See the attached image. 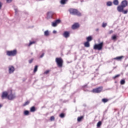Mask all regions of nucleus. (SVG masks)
Returning <instances> with one entry per match:
<instances>
[{"instance_id":"f257e3e1","label":"nucleus","mask_w":128,"mask_h":128,"mask_svg":"<svg viewBox=\"0 0 128 128\" xmlns=\"http://www.w3.org/2000/svg\"><path fill=\"white\" fill-rule=\"evenodd\" d=\"M68 12H70V14H72V16H82V14L76 9L71 8L68 10Z\"/></svg>"},{"instance_id":"f03ea898","label":"nucleus","mask_w":128,"mask_h":128,"mask_svg":"<svg viewBox=\"0 0 128 128\" xmlns=\"http://www.w3.org/2000/svg\"><path fill=\"white\" fill-rule=\"evenodd\" d=\"M56 62L58 68H62L64 60L61 58H56Z\"/></svg>"},{"instance_id":"7ed1b4c3","label":"nucleus","mask_w":128,"mask_h":128,"mask_svg":"<svg viewBox=\"0 0 128 128\" xmlns=\"http://www.w3.org/2000/svg\"><path fill=\"white\" fill-rule=\"evenodd\" d=\"M6 55L8 56H16V54H18V52L16 50H13L11 51H6Z\"/></svg>"},{"instance_id":"20e7f679","label":"nucleus","mask_w":128,"mask_h":128,"mask_svg":"<svg viewBox=\"0 0 128 128\" xmlns=\"http://www.w3.org/2000/svg\"><path fill=\"white\" fill-rule=\"evenodd\" d=\"M104 46V42H102L99 44H96L94 45V50H102V46Z\"/></svg>"},{"instance_id":"39448f33","label":"nucleus","mask_w":128,"mask_h":128,"mask_svg":"<svg viewBox=\"0 0 128 128\" xmlns=\"http://www.w3.org/2000/svg\"><path fill=\"white\" fill-rule=\"evenodd\" d=\"M60 19L56 20L54 21V22H52V26H54V28H56V26H58V24H60Z\"/></svg>"},{"instance_id":"423d86ee","label":"nucleus","mask_w":128,"mask_h":128,"mask_svg":"<svg viewBox=\"0 0 128 128\" xmlns=\"http://www.w3.org/2000/svg\"><path fill=\"white\" fill-rule=\"evenodd\" d=\"M102 90V87H98V88L93 89L92 92L98 94L99 92H100Z\"/></svg>"},{"instance_id":"0eeeda50","label":"nucleus","mask_w":128,"mask_h":128,"mask_svg":"<svg viewBox=\"0 0 128 128\" xmlns=\"http://www.w3.org/2000/svg\"><path fill=\"white\" fill-rule=\"evenodd\" d=\"M15 70L14 67V66H8V73L10 74H14Z\"/></svg>"},{"instance_id":"6e6552de","label":"nucleus","mask_w":128,"mask_h":128,"mask_svg":"<svg viewBox=\"0 0 128 128\" xmlns=\"http://www.w3.org/2000/svg\"><path fill=\"white\" fill-rule=\"evenodd\" d=\"M8 98L10 100H14V98H16V95L12 93L10 94H8Z\"/></svg>"},{"instance_id":"1a4fd4ad","label":"nucleus","mask_w":128,"mask_h":128,"mask_svg":"<svg viewBox=\"0 0 128 128\" xmlns=\"http://www.w3.org/2000/svg\"><path fill=\"white\" fill-rule=\"evenodd\" d=\"M128 2L126 1V0H124L122 1L121 2V6L124 8L128 6Z\"/></svg>"},{"instance_id":"9d476101","label":"nucleus","mask_w":128,"mask_h":128,"mask_svg":"<svg viewBox=\"0 0 128 128\" xmlns=\"http://www.w3.org/2000/svg\"><path fill=\"white\" fill-rule=\"evenodd\" d=\"M124 7H123V6L120 5L118 6L117 10L119 12H122L124 10Z\"/></svg>"},{"instance_id":"9b49d317","label":"nucleus","mask_w":128,"mask_h":128,"mask_svg":"<svg viewBox=\"0 0 128 128\" xmlns=\"http://www.w3.org/2000/svg\"><path fill=\"white\" fill-rule=\"evenodd\" d=\"M8 94L6 92H3L2 95V98L4 100V98H8Z\"/></svg>"},{"instance_id":"f8f14e48","label":"nucleus","mask_w":128,"mask_h":128,"mask_svg":"<svg viewBox=\"0 0 128 128\" xmlns=\"http://www.w3.org/2000/svg\"><path fill=\"white\" fill-rule=\"evenodd\" d=\"M54 14V13L52 12H48L47 14V18H52V15Z\"/></svg>"},{"instance_id":"ddd939ff","label":"nucleus","mask_w":128,"mask_h":128,"mask_svg":"<svg viewBox=\"0 0 128 128\" xmlns=\"http://www.w3.org/2000/svg\"><path fill=\"white\" fill-rule=\"evenodd\" d=\"M63 36H64V38H68L70 36V32H64L63 34Z\"/></svg>"},{"instance_id":"4468645a","label":"nucleus","mask_w":128,"mask_h":128,"mask_svg":"<svg viewBox=\"0 0 128 128\" xmlns=\"http://www.w3.org/2000/svg\"><path fill=\"white\" fill-rule=\"evenodd\" d=\"M80 26V25L78 23H76L72 26V30H76V28H78Z\"/></svg>"},{"instance_id":"2eb2a0df","label":"nucleus","mask_w":128,"mask_h":128,"mask_svg":"<svg viewBox=\"0 0 128 128\" xmlns=\"http://www.w3.org/2000/svg\"><path fill=\"white\" fill-rule=\"evenodd\" d=\"M87 42H89L92 40V36H89L86 38Z\"/></svg>"},{"instance_id":"dca6fc26","label":"nucleus","mask_w":128,"mask_h":128,"mask_svg":"<svg viewBox=\"0 0 128 128\" xmlns=\"http://www.w3.org/2000/svg\"><path fill=\"white\" fill-rule=\"evenodd\" d=\"M44 36H50V32H48V30H46L44 32Z\"/></svg>"},{"instance_id":"f3484780","label":"nucleus","mask_w":128,"mask_h":128,"mask_svg":"<svg viewBox=\"0 0 128 128\" xmlns=\"http://www.w3.org/2000/svg\"><path fill=\"white\" fill-rule=\"evenodd\" d=\"M84 46L85 48H90V42H86L85 43H84Z\"/></svg>"},{"instance_id":"a211bd4d","label":"nucleus","mask_w":128,"mask_h":128,"mask_svg":"<svg viewBox=\"0 0 128 128\" xmlns=\"http://www.w3.org/2000/svg\"><path fill=\"white\" fill-rule=\"evenodd\" d=\"M124 56H118L114 58V60H122Z\"/></svg>"},{"instance_id":"6ab92c4d","label":"nucleus","mask_w":128,"mask_h":128,"mask_svg":"<svg viewBox=\"0 0 128 128\" xmlns=\"http://www.w3.org/2000/svg\"><path fill=\"white\" fill-rule=\"evenodd\" d=\"M114 4V6H118V0H114L113 2Z\"/></svg>"},{"instance_id":"aec40b11","label":"nucleus","mask_w":128,"mask_h":128,"mask_svg":"<svg viewBox=\"0 0 128 128\" xmlns=\"http://www.w3.org/2000/svg\"><path fill=\"white\" fill-rule=\"evenodd\" d=\"M107 6H112V2H106Z\"/></svg>"},{"instance_id":"412c9836","label":"nucleus","mask_w":128,"mask_h":128,"mask_svg":"<svg viewBox=\"0 0 128 128\" xmlns=\"http://www.w3.org/2000/svg\"><path fill=\"white\" fill-rule=\"evenodd\" d=\"M30 111L32 112H36V108L34 106H32L30 109Z\"/></svg>"},{"instance_id":"4be33fe9","label":"nucleus","mask_w":128,"mask_h":128,"mask_svg":"<svg viewBox=\"0 0 128 128\" xmlns=\"http://www.w3.org/2000/svg\"><path fill=\"white\" fill-rule=\"evenodd\" d=\"M38 66H35L34 70V72H38Z\"/></svg>"},{"instance_id":"5701e85b","label":"nucleus","mask_w":128,"mask_h":128,"mask_svg":"<svg viewBox=\"0 0 128 128\" xmlns=\"http://www.w3.org/2000/svg\"><path fill=\"white\" fill-rule=\"evenodd\" d=\"M30 114V112L28 110H25L24 112V116H28V114Z\"/></svg>"},{"instance_id":"b1692460","label":"nucleus","mask_w":128,"mask_h":128,"mask_svg":"<svg viewBox=\"0 0 128 128\" xmlns=\"http://www.w3.org/2000/svg\"><path fill=\"white\" fill-rule=\"evenodd\" d=\"M84 118V116H81L80 117H78V122H81L82 120Z\"/></svg>"},{"instance_id":"393cba45","label":"nucleus","mask_w":128,"mask_h":128,"mask_svg":"<svg viewBox=\"0 0 128 128\" xmlns=\"http://www.w3.org/2000/svg\"><path fill=\"white\" fill-rule=\"evenodd\" d=\"M102 102L105 104L106 102H108V100L106 98H103L102 99Z\"/></svg>"},{"instance_id":"a878e982","label":"nucleus","mask_w":128,"mask_h":128,"mask_svg":"<svg viewBox=\"0 0 128 128\" xmlns=\"http://www.w3.org/2000/svg\"><path fill=\"white\" fill-rule=\"evenodd\" d=\"M102 126V122L100 121L98 122L97 124V128H100Z\"/></svg>"},{"instance_id":"bb28decb","label":"nucleus","mask_w":128,"mask_h":128,"mask_svg":"<svg viewBox=\"0 0 128 128\" xmlns=\"http://www.w3.org/2000/svg\"><path fill=\"white\" fill-rule=\"evenodd\" d=\"M120 84H126V80H122L120 82Z\"/></svg>"},{"instance_id":"cd10ccee","label":"nucleus","mask_w":128,"mask_h":128,"mask_svg":"<svg viewBox=\"0 0 128 128\" xmlns=\"http://www.w3.org/2000/svg\"><path fill=\"white\" fill-rule=\"evenodd\" d=\"M30 104V101H26L24 102V104H23L24 106H28Z\"/></svg>"},{"instance_id":"c85d7f7f","label":"nucleus","mask_w":128,"mask_h":128,"mask_svg":"<svg viewBox=\"0 0 128 128\" xmlns=\"http://www.w3.org/2000/svg\"><path fill=\"white\" fill-rule=\"evenodd\" d=\"M128 10H123V11H122V12L124 14H128Z\"/></svg>"},{"instance_id":"c756f323","label":"nucleus","mask_w":128,"mask_h":128,"mask_svg":"<svg viewBox=\"0 0 128 128\" xmlns=\"http://www.w3.org/2000/svg\"><path fill=\"white\" fill-rule=\"evenodd\" d=\"M60 116L61 118H64V114L62 113L60 114Z\"/></svg>"},{"instance_id":"7c9ffc66","label":"nucleus","mask_w":128,"mask_h":128,"mask_svg":"<svg viewBox=\"0 0 128 128\" xmlns=\"http://www.w3.org/2000/svg\"><path fill=\"white\" fill-rule=\"evenodd\" d=\"M108 26V24L103 22L102 24V28H106Z\"/></svg>"},{"instance_id":"2f4dec72","label":"nucleus","mask_w":128,"mask_h":128,"mask_svg":"<svg viewBox=\"0 0 128 128\" xmlns=\"http://www.w3.org/2000/svg\"><path fill=\"white\" fill-rule=\"evenodd\" d=\"M112 40H116V35L113 36L112 37Z\"/></svg>"},{"instance_id":"473e14b6","label":"nucleus","mask_w":128,"mask_h":128,"mask_svg":"<svg viewBox=\"0 0 128 128\" xmlns=\"http://www.w3.org/2000/svg\"><path fill=\"white\" fill-rule=\"evenodd\" d=\"M66 2V0H61V4H64Z\"/></svg>"},{"instance_id":"72a5a7b5","label":"nucleus","mask_w":128,"mask_h":128,"mask_svg":"<svg viewBox=\"0 0 128 128\" xmlns=\"http://www.w3.org/2000/svg\"><path fill=\"white\" fill-rule=\"evenodd\" d=\"M120 74H118V75H116L115 76H114L113 77V78L114 79V78H118V76H120Z\"/></svg>"},{"instance_id":"f704fd0d","label":"nucleus","mask_w":128,"mask_h":128,"mask_svg":"<svg viewBox=\"0 0 128 128\" xmlns=\"http://www.w3.org/2000/svg\"><path fill=\"white\" fill-rule=\"evenodd\" d=\"M50 120L51 121L54 120V116H51Z\"/></svg>"},{"instance_id":"c9c22d12","label":"nucleus","mask_w":128,"mask_h":128,"mask_svg":"<svg viewBox=\"0 0 128 128\" xmlns=\"http://www.w3.org/2000/svg\"><path fill=\"white\" fill-rule=\"evenodd\" d=\"M34 44V42H30L28 44V46H32V44Z\"/></svg>"},{"instance_id":"e433bc0d","label":"nucleus","mask_w":128,"mask_h":128,"mask_svg":"<svg viewBox=\"0 0 128 128\" xmlns=\"http://www.w3.org/2000/svg\"><path fill=\"white\" fill-rule=\"evenodd\" d=\"M32 62H34V59L32 58V59L29 60L28 62H29V64H32Z\"/></svg>"},{"instance_id":"4c0bfd02","label":"nucleus","mask_w":128,"mask_h":128,"mask_svg":"<svg viewBox=\"0 0 128 128\" xmlns=\"http://www.w3.org/2000/svg\"><path fill=\"white\" fill-rule=\"evenodd\" d=\"M48 72H50V70H47L46 71L44 74H48Z\"/></svg>"},{"instance_id":"58836bf2","label":"nucleus","mask_w":128,"mask_h":128,"mask_svg":"<svg viewBox=\"0 0 128 128\" xmlns=\"http://www.w3.org/2000/svg\"><path fill=\"white\" fill-rule=\"evenodd\" d=\"M44 53H42V54L40 56V58H44Z\"/></svg>"},{"instance_id":"ea45409f","label":"nucleus","mask_w":128,"mask_h":128,"mask_svg":"<svg viewBox=\"0 0 128 128\" xmlns=\"http://www.w3.org/2000/svg\"><path fill=\"white\" fill-rule=\"evenodd\" d=\"M2 2H0V10L2 8Z\"/></svg>"},{"instance_id":"a19ab883","label":"nucleus","mask_w":128,"mask_h":128,"mask_svg":"<svg viewBox=\"0 0 128 128\" xmlns=\"http://www.w3.org/2000/svg\"><path fill=\"white\" fill-rule=\"evenodd\" d=\"M114 32V31H112V30H111L109 32V34H112Z\"/></svg>"},{"instance_id":"79ce46f5","label":"nucleus","mask_w":128,"mask_h":128,"mask_svg":"<svg viewBox=\"0 0 128 128\" xmlns=\"http://www.w3.org/2000/svg\"><path fill=\"white\" fill-rule=\"evenodd\" d=\"M14 10H15L16 14L18 12V9L17 8H15Z\"/></svg>"},{"instance_id":"37998d69","label":"nucleus","mask_w":128,"mask_h":128,"mask_svg":"<svg viewBox=\"0 0 128 128\" xmlns=\"http://www.w3.org/2000/svg\"><path fill=\"white\" fill-rule=\"evenodd\" d=\"M53 34H56V30H54L53 31Z\"/></svg>"},{"instance_id":"c03bdc74","label":"nucleus","mask_w":128,"mask_h":128,"mask_svg":"<svg viewBox=\"0 0 128 128\" xmlns=\"http://www.w3.org/2000/svg\"><path fill=\"white\" fill-rule=\"evenodd\" d=\"M8 2H12V0H6Z\"/></svg>"},{"instance_id":"a18cd8bd","label":"nucleus","mask_w":128,"mask_h":128,"mask_svg":"<svg viewBox=\"0 0 128 128\" xmlns=\"http://www.w3.org/2000/svg\"><path fill=\"white\" fill-rule=\"evenodd\" d=\"M96 32H98V28L96 29Z\"/></svg>"},{"instance_id":"49530a36","label":"nucleus","mask_w":128,"mask_h":128,"mask_svg":"<svg viewBox=\"0 0 128 128\" xmlns=\"http://www.w3.org/2000/svg\"><path fill=\"white\" fill-rule=\"evenodd\" d=\"M2 105L0 104V108H2Z\"/></svg>"}]
</instances>
